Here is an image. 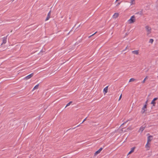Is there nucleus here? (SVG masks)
Returning a JSON list of instances; mask_svg holds the SVG:
<instances>
[{
  "instance_id": "423d86ee",
  "label": "nucleus",
  "mask_w": 158,
  "mask_h": 158,
  "mask_svg": "<svg viewBox=\"0 0 158 158\" xmlns=\"http://www.w3.org/2000/svg\"><path fill=\"white\" fill-rule=\"evenodd\" d=\"M131 52L132 54L134 55H138L139 54V50L133 51Z\"/></svg>"
},
{
  "instance_id": "7ed1b4c3",
  "label": "nucleus",
  "mask_w": 158,
  "mask_h": 158,
  "mask_svg": "<svg viewBox=\"0 0 158 158\" xmlns=\"http://www.w3.org/2000/svg\"><path fill=\"white\" fill-rule=\"evenodd\" d=\"M147 107V105L146 104H145L142 108V111H141V113L142 114H144L145 112L146 111Z\"/></svg>"
},
{
  "instance_id": "a878e982",
  "label": "nucleus",
  "mask_w": 158,
  "mask_h": 158,
  "mask_svg": "<svg viewBox=\"0 0 158 158\" xmlns=\"http://www.w3.org/2000/svg\"><path fill=\"white\" fill-rule=\"evenodd\" d=\"M86 119V118H85V119H84V120L82 122V123H83L85 121Z\"/></svg>"
},
{
  "instance_id": "412c9836",
  "label": "nucleus",
  "mask_w": 158,
  "mask_h": 158,
  "mask_svg": "<svg viewBox=\"0 0 158 158\" xmlns=\"http://www.w3.org/2000/svg\"><path fill=\"white\" fill-rule=\"evenodd\" d=\"M133 129V128L131 127H129L127 128V130H131Z\"/></svg>"
},
{
  "instance_id": "dca6fc26",
  "label": "nucleus",
  "mask_w": 158,
  "mask_h": 158,
  "mask_svg": "<svg viewBox=\"0 0 158 158\" xmlns=\"http://www.w3.org/2000/svg\"><path fill=\"white\" fill-rule=\"evenodd\" d=\"M144 129V127H141L139 130V132H141V133L142 132V131H143V130Z\"/></svg>"
},
{
  "instance_id": "5701e85b",
  "label": "nucleus",
  "mask_w": 158,
  "mask_h": 158,
  "mask_svg": "<svg viewBox=\"0 0 158 158\" xmlns=\"http://www.w3.org/2000/svg\"><path fill=\"white\" fill-rule=\"evenodd\" d=\"M122 94H121L120 96V97H119V99H118V101H120V99H121V98H122Z\"/></svg>"
},
{
  "instance_id": "f03ea898",
  "label": "nucleus",
  "mask_w": 158,
  "mask_h": 158,
  "mask_svg": "<svg viewBox=\"0 0 158 158\" xmlns=\"http://www.w3.org/2000/svg\"><path fill=\"white\" fill-rule=\"evenodd\" d=\"M145 28L147 32V34L148 35L151 32V28L150 27L148 26H147L145 27Z\"/></svg>"
},
{
  "instance_id": "2f4dec72",
  "label": "nucleus",
  "mask_w": 158,
  "mask_h": 158,
  "mask_svg": "<svg viewBox=\"0 0 158 158\" xmlns=\"http://www.w3.org/2000/svg\"><path fill=\"white\" fill-rule=\"evenodd\" d=\"M118 0H116V1H117Z\"/></svg>"
},
{
  "instance_id": "4468645a",
  "label": "nucleus",
  "mask_w": 158,
  "mask_h": 158,
  "mask_svg": "<svg viewBox=\"0 0 158 158\" xmlns=\"http://www.w3.org/2000/svg\"><path fill=\"white\" fill-rule=\"evenodd\" d=\"M157 99V98H154L153 100L151 102V104H153V106H155V101Z\"/></svg>"
},
{
  "instance_id": "2eb2a0df",
  "label": "nucleus",
  "mask_w": 158,
  "mask_h": 158,
  "mask_svg": "<svg viewBox=\"0 0 158 158\" xmlns=\"http://www.w3.org/2000/svg\"><path fill=\"white\" fill-rule=\"evenodd\" d=\"M152 136L151 135L149 136L148 137V143H150L152 139H151V138H152Z\"/></svg>"
},
{
  "instance_id": "1a4fd4ad",
  "label": "nucleus",
  "mask_w": 158,
  "mask_h": 158,
  "mask_svg": "<svg viewBox=\"0 0 158 158\" xmlns=\"http://www.w3.org/2000/svg\"><path fill=\"white\" fill-rule=\"evenodd\" d=\"M119 15V13H115L113 15V18L116 19L117 18Z\"/></svg>"
},
{
  "instance_id": "f8f14e48",
  "label": "nucleus",
  "mask_w": 158,
  "mask_h": 158,
  "mask_svg": "<svg viewBox=\"0 0 158 158\" xmlns=\"http://www.w3.org/2000/svg\"><path fill=\"white\" fill-rule=\"evenodd\" d=\"M51 11H50L48 14L47 17L45 19V21H46L48 20L50 18V15H51Z\"/></svg>"
},
{
  "instance_id": "4be33fe9",
  "label": "nucleus",
  "mask_w": 158,
  "mask_h": 158,
  "mask_svg": "<svg viewBox=\"0 0 158 158\" xmlns=\"http://www.w3.org/2000/svg\"><path fill=\"white\" fill-rule=\"evenodd\" d=\"M153 40L152 39H150L149 40V42L150 43H152L153 42Z\"/></svg>"
},
{
  "instance_id": "39448f33",
  "label": "nucleus",
  "mask_w": 158,
  "mask_h": 158,
  "mask_svg": "<svg viewBox=\"0 0 158 158\" xmlns=\"http://www.w3.org/2000/svg\"><path fill=\"white\" fill-rule=\"evenodd\" d=\"M33 75V73H32L31 74H30L28 75L27 76L25 77L24 79L26 80H28L30 78H31Z\"/></svg>"
},
{
  "instance_id": "0eeeda50",
  "label": "nucleus",
  "mask_w": 158,
  "mask_h": 158,
  "mask_svg": "<svg viewBox=\"0 0 158 158\" xmlns=\"http://www.w3.org/2000/svg\"><path fill=\"white\" fill-rule=\"evenodd\" d=\"M108 86H107L103 90V92L104 95L108 92Z\"/></svg>"
},
{
  "instance_id": "c85d7f7f",
  "label": "nucleus",
  "mask_w": 158,
  "mask_h": 158,
  "mask_svg": "<svg viewBox=\"0 0 158 158\" xmlns=\"http://www.w3.org/2000/svg\"><path fill=\"white\" fill-rule=\"evenodd\" d=\"M80 26V25H79L77 27H78Z\"/></svg>"
},
{
  "instance_id": "20e7f679",
  "label": "nucleus",
  "mask_w": 158,
  "mask_h": 158,
  "mask_svg": "<svg viewBox=\"0 0 158 158\" xmlns=\"http://www.w3.org/2000/svg\"><path fill=\"white\" fill-rule=\"evenodd\" d=\"M7 39V36L4 37L2 38V42L1 44V45L3 44H5L6 43Z\"/></svg>"
},
{
  "instance_id": "f3484780",
  "label": "nucleus",
  "mask_w": 158,
  "mask_h": 158,
  "mask_svg": "<svg viewBox=\"0 0 158 158\" xmlns=\"http://www.w3.org/2000/svg\"><path fill=\"white\" fill-rule=\"evenodd\" d=\"M39 84H38L36 85L34 87V88H33V91L34 90H35V89H37L38 88V87H39Z\"/></svg>"
},
{
  "instance_id": "6e6552de",
  "label": "nucleus",
  "mask_w": 158,
  "mask_h": 158,
  "mask_svg": "<svg viewBox=\"0 0 158 158\" xmlns=\"http://www.w3.org/2000/svg\"><path fill=\"white\" fill-rule=\"evenodd\" d=\"M102 148H100L94 154V156H96L97 155L99 154L102 151Z\"/></svg>"
},
{
  "instance_id": "7c9ffc66",
  "label": "nucleus",
  "mask_w": 158,
  "mask_h": 158,
  "mask_svg": "<svg viewBox=\"0 0 158 158\" xmlns=\"http://www.w3.org/2000/svg\"><path fill=\"white\" fill-rule=\"evenodd\" d=\"M14 0H12V1H14Z\"/></svg>"
},
{
  "instance_id": "9d476101",
  "label": "nucleus",
  "mask_w": 158,
  "mask_h": 158,
  "mask_svg": "<svg viewBox=\"0 0 158 158\" xmlns=\"http://www.w3.org/2000/svg\"><path fill=\"white\" fill-rule=\"evenodd\" d=\"M135 148H136V147H135L131 148V151L128 153V155L130 154L131 153H132L134 151V150L135 149Z\"/></svg>"
},
{
  "instance_id": "c756f323",
  "label": "nucleus",
  "mask_w": 158,
  "mask_h": 158,
  "mask_svg": "<svg viewBox=\"0 0 158 158\" xmlns=\"http://www.w3.org/2000/svg\"><path fill=\"white\" fill-rule=\"evenodd\" d=\"M123 124H124V123H123V124L122 125H123Z\"/></svg>"
},
{
  "instance_id": "bb28decb",
  "label": "nucleus",
  "mask_w": 158,
  "mask_h": 158,
  "mask_svg": "<svg viewBox=\"0 0 158 158\" xmlns=\"http://www.w3.org/2000/svg\"><path fill=\"white\" fill-rule=\"evenodd\" d=\"M127 49V47L126 48H125V49L123 50V51L126 50Z\"/></svg>"
},
{
  "instance_id": "b1692460",
  "label": "nucleus",
  "mask_w": 158,
  "mask_h": 158,
  "mask_svg": "<svg viewBox=\"0 0 158 158\" xmlns=\"http://www.w3.org/2000/svg\"><path fill=\"white\" fill-rule=\"evenodd\" d=\"M147 78V77H146L144 79V80H143V83H144L145 82V81L146 79Z\"/></svg>"
},
{
  "instance_id": "f257e3e1",
  "label": "nucleus",
  "mask_w": 158,
  "mask_h": 158,
  "mask_svg": "<svg viewBox=\"0 0 158 158\" xmlns=\"http://www.w3.org/2000/svg\"><path fill=\"white\" fill-rule=\"evenodd\" d=\"M135 17L134 15H133L129 19L127 20V22L129 24H132L135 23Z\"/></svg>"
},
{
  "instance_id": "aec40b11",
  "label": "nucleus",
  "mask_w": 158,
  "mask_h": 158,
  "mask_svg": "<svg viewBox=\"0 0 158 158\" xmlns=\"http://www.w3.org/2000/svg\"><path fill=\"white\" fill-rule=\"evenodd\" d=\"M73 102L72 101H70V102L69 103H68L66 106V107H67V106H69L70 105V104H71Z\"/></svg>"
},
{
  "instance_id": "ddd939ff",
  "label": "nucleus",
  "mask_w": 158,
  "mask_h": 158,
  "mask_svg": "<svg viewBox=\"0 0 158 158\" xmlns=\"http://www.w3.org/2000/svg\"><path fill=\"white\" fill-rule=\"evenodd\" d=\"M143 14V12L141 10H140L138 12L135 13V14L137 15H141Z\"/></svg>"
},
{
  "instance_id": "cd10ccee",
  "label": "nucleus",
  "mask_w": 158,
  "mask_h": 158,
  "mask_svg": "<svg viewBox=\"0 0 158 158\" xmlns=\"http://www.w3.org/2000/svg\"><path fill=\"white\" fill-rule=\"evenodd\" d=\"M147 102H148V101H146V102L145 104H146L147 105Z\"/></svg>"
},
{
  "instance_id": "6ab92c4d",
  "label": "nucleus",
  "mask_w": 158,
  "mask_h": 158,
  "mask_svg": "<svg viewBox=\"0 0 158 158\" xmlns=\"http://www.w3.org/2000/svg\"><path fill=\"white\" fill-rule=\"evenodd\" d=\"M135 79L134 78H131L130 80L129 81V82L134 81H135Z\"/></svg>"
},
{
  "instance_id": "393cba45",
  "label": "nucleus",
  "mask_w": 158,
  "mask_h": 158,
  "mask_svg": "<svg viewBox=\"0 0 158 158\" xmlns=\"http://www.w3.org/2000/svg\"><path fill=\"white\" fill-rule=\"evenodd\" d=\"M97 33V32H95L94 34H93V35H91L89 36V38L90 37H91V36H93L96 33Z\"/></svg>"
},
{
  "instance_id": "a211bd4d",
  "label": "nucleus",
  "mask_w": 158,
  "mask_h": 158,
  "mask_svg": "<svg viewBox=\"0 0 158 158\" xmlns=\"http://www.w3.org/2000/svg\"><path fill=\"white\" fill-rule=\"evenodd\" d=\"M135 0H131L130 3L131 5H132L135 4Z\"/></svg>"
},
{
  "instance_id": "9b49d317",
  "label": "nucleus",
  "mask_w": 158,
  "mask_h": 158,
  "mask_svg": "<svg viewBox=\"0 0 158 158\" xmlns=\"http://www.w3.org/2000/svg\"><path fill=\"white\" fill-rule=\"evenodd\" d=\"M150 144L149 143H147L145 145V147L147 149V150H148L150 147Z\"/></svg>"
}]
</instances>
